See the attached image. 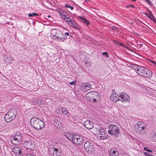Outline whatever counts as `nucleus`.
<instances>
[{"mask_svg":"<svg viewBox=\"0 0 156 156\" xmlns=\"http://www.w3.org/2000/svg\"><path fill=\"white\" fill-rule=\"evenodd\" d=\"M144 151H147L148 152L152 153L153 152V151L150 150L146 147H144Z\"/></svg>","mask_w":156,"mask_h":156,"instance_id":"obj_31","label":"nucleus"},{"mask_svg":"<svg viewBox=\"0 0 156 156\" xmlns=\"http://www.w3.org/2000/svg\"><path fill=\"white\" fill-rule=\"evenodd\" d=\"M32 15H33V16H38V15L36 13L34 12L32 13Z\"/></svg>","mask_w":156,"mask_h":156,"instance_id":"obj_41","label":"nucleus"},{"mask_svg":"<svg viewBox=\"0 0 156 156\" xmlns=\"http://www.w3.org/2000/svg\"><path fill=\"white\" fill-rule=\"evenodd\" d=\"M152 20L156 24V19L155 18Z\"/></svg>","mask_w":156,"mask_h":156,"instance_id":"obj_45","label":"nucleus"},{"mask_svg":"<svg viewBox=\"0 0 156 156\" xmlns=\"http://www.w3.org/2000/svg\"><path fill=\"white\" fill-rule=\"evenodd\" d=\"M151 139L153 141L156 142V135H154L152 137Z\"/></svg>","mask_w":156,"mask_h":156,"instance_id":"obj_33","label":"nucleus"},{"mask_svg":"<svg viewBox=\"0 0 156 156\" xmlns=\"http://www.w3.org/2000/svg\"><path fill=\"white\" fill-rule=\"evenodd\" d=\"M102 55H105L106 56V57H109V55L108 54V53L107 52H103L102 53Z\"/></svg>","mask_w":156,"mask_h":156,"instance_id":"obj_37","label":"nucleus"},{"mask_svg":"<svg viewBox=\"0 0 156 156\" xmlns=\"http://www.w3.org/2000/svg\"><path fill=\"white\" fill-rule=\"evenodd\" d=\"M152 74L153 73L151 70L146 69L145 73H144V74L142 76L147 78H150L152 76Z\"/></svg>","mask_w":156,"mask_h":156,"instance_id":"obj_16","label":"nucleus"},{"mask_svg":"<svg viewBox=\"0 0 156 156\" xmlns=\"http://www.w3.org/2000/svg\"><path fill=\"white\" fill-rule=\"evenodd\" d=\"M56 30V29H54V30H54H54Z\"/></svg>","mask_w":156,"mask_h":156,"instance_id":"obj_54","label":"nucleus"},{"mask_svg":"<svg viewBox=\"0 0 156 156\" xmlns=\"http://www.w3.org/2000/svg\"><path fill=\"white\" fill-rule=\"evenodd\" d=\"M69 83L71 85H73L75 83V82L72 81Z\"/></svg>","mask_w":156,"mask_h":156,"instance_id":"obj_42","label":"nucleus"},{"mask_svg":"<svg viewBox=\"0 0 156 156\" xmlns=\"http://www.w3.org/2000/svg\"><path fill=\"white\" fill-rule=\"evenodd\" d=\"M66 38V36L64 35H62L60 37H58L57 40L60 41H63Z\"/></svg>","mask_w":156,"mask_h":156,"instance_id":"obj_26","label":"nucleus"},{"mask_svg":"<svg viewBox=\"0 0 156 156\" xmlns=\"http://www.w3.org/2000/svg\"><path fill=\"white\" fill-rule=\"evenodd\" d=\"M119 154L117 151L111 150L109 152V156H118Z\"/></svg>","mask_w":156,"mask_h":156,"instance_id":"obj_22","label":"nucleus"},{"mask_svg":"<svg viewBox=\"0 0 156 156\" xmlns=\"http://www.w3.org/2000/svg\"><path fill=\"white\" fill-rule=\"evenodd\" d=\"M59 14L61 17L62 19H64L66 16V12L62 11H59L58 12Z\"/></svg>","mask_w":156,"mask_h":156,"instance_id":"obj_25","label":"nucleus"},{"mask_svg":"<svg viewBox=\"0 0 156 156\" xmlns=\"http://www.w3.org/2000/svg\"><path fill=\"white\" fill-rule=\"evenodd\" d=\"M97 131L98 132V133H99V135H100L99 136L100 140H104L108 138V135L106 133L105 129L101 127H99L97 128Z\"/></svg>","mask_w":156,"mask_h":156,"instance_id":"obj_6","label":"nucleus"},{"mask_svg":"<svg viewBox=\"0 0 156 156\" xmlns=\"http://www.w3.org/2000/svg\"><path fill=\"white\" fill-rule=\"evenodd\" d=\"M26 156H34L33 155H32V154H27L26 155Z\"/></svg>","mask_w":156,"mask_h":156,"instance_id":"obj_44","label":"nucleus"},{"mask_svg":"<svg viewBox=\"0 0 156 156\" xmlns=\"http://www.w3.org/2000/svg\"><path fill=\"white\" fill-rule=\"evenodd\" d=\"M94 91L90 92L87 93L86 95V97L87 100L90 102H93V95Z\"/></svg>","mask_w":156,"mask_h":156,"instance_id":"obj_15","label":"nucleus"},{"mask_svg":"<svg viewBox=\"0 0 156 156\" xmlns=\"http://www.w3.org/2000/svg\"><path fill=\"white\" fill-rule=\"evenodd\" d=\"M81 88V90L86 92L91 89V85L88 82L84 83L82 85Z\"/></svg>","mask_w":156,"mask_h":156,"instance_id":"obj_10","label":"nucleus"},{"mask_svg":"<svg viewBox=\"0 0 156 156\" xmlns=\"http://www.w3.org/2000/svg\"><path fill=\"white\" fill-rule=\"evenodd\" d=\"M72 140L75 144L81 145L83 142V137L79 135H74Z\"/></svg>","mask_w":156,"mask_h":156,"instance_id":"obj_7","label":"nucleus"},{"mask_svg":"<svg viewBox=\"0 0 156 156\" xmlns=\"http://www.w3.org/2000/svg\"><path fill=\"white\" fill-rule=\"evenodd\" d=\"M146 124L144 122L139 121L137 122V128H140L146 127Z\"/></svg>","mask_w":156,"mask_h":156,"instance_id":"obj_19","label":"nucleus"},{"mask_svg":"<svg viewBox=\"0 0 156 156\" xmlns=\"http://www.w3.org/2000/svg\"><path fill=\"white\" fill-rule=\"evenodd\" d=\"M150 61L151 63L153 64L155 67H156V62H155L151 60H150Z\"/></svg>","mask_w":156,"mask_h":156,"instance_id":"obj_35","label":"nucleus"},{"mask_svg":"<svg viewBox=\"0 0 156 156\" xmlns=\"http://www.w3.org/2000/svg\"><path fill=\"white\" fill-rule=\"evenodd\" d=\"M140 57L143 58V57L142 55H140L138 53H137V58H139L140 59H142V58H140Z\"/></svg>","mask_w":156,"mask_h":156,"instance_id":"obj_40","label":"nucleus"},{"mask_svg":"<svg viewBox=\"0 0 156 156\" xmlns=\"http://www.w3.org/2000/svg\"><path fill=\"white\" fill-rule=\"evenodd\" d=\"M65 34L67 36H69V33L68 32H66L65 33Z\"/></svg>","mask_w":156,"mask_h":156,"instance_id":"obj_46","label":"nucleus"},{"mask_svg":"<svg viewBox=\"0 0 156 156\" xmlns=\"http://www.w3.org/2000/svg\"><path fill=\"white\" fill-rule=\"evenodd\" d=\"M146 127L143 128H137V132L140 134H143L146 132Z\"/></svg>","mask_w":156,"mask_h":156,"instance_id":"obj_21","label":"nucleus"},{"mask_svg":"<svg viewBox=\"0 0 156 156\" xmlns=\"http://www.w3.org/2000/svg\"><path fill=\"white\" fill-rule=\"evenodd\" d=\"M30 123L31 126L36 130L41 129L44 126L43 121L37 118H32L30 121Z\"/></svg>","mask_w":156,"mask_h":156,"instance_id":"obj_1","label":"nucleus"},{"mask_svg":"<svg viewBox=\"0 0 156 156\" xmlns=\"http://www.w3.org/2000/svg\"><path fill=\"white\" fill-rule=\"evenodd\" d=\"M48 18H49V17H51V16H50L49 15V16H48Z\"/></svg>","mask_w":156,"mask_h":156,"instance_id":"obj_53","label":"nucleus"},{"mask_svg":"<svg viewBox=\"0 0 156 156\" xmlns=\"http://www.w3.org/2000/svg\"><path fill=\"white\" fill-rule=\"evenodd\" d=\"M80 19L82 20L81 21L82 23H84L86 25H88L90 23L89 21L84 17H82L80 16H79Z\"/></svg>","mask_w":156,"mask_h":156,"instance_id":"obj_23","label":"nucleus"},{"mask_svg":"<svg viewBox=\"0 0 156 156\" xmlns=\"http://www.w3.org/2000/svg\"><path fill=\"white\" fill-rule=\"evenodd\" d=\"M119 101H121L122 102L128 101L129 102L130 101V98L129 95L124 93H121L119 96Z\"/></svg>","mask_w":156,"mask_h":156,"instance_id":"obj_8","label":"nucleus"},{"mask_svg":"<svg viewBox=\"0 0 156 156\" xmlns=\"http://www.w3.org/2000/svg\"><path fill=\"white\" fill-rule=\"evenodd\" d=\"M131 6L133 7V8L134 7V6L132 5H131Z\"/></svg>","mask_w":156,"mask_h":156,"instance_id":"obj_51","label":"nucleus"},{"mask_svg":"<svg viewBox=\"0 0 156 156\" xmlns=\"http://www.w3.org/2000/svg\"><path fill=\"white\" fill-rule=\"evenodd\" d=\"M15 125L14 124H13V123H11V125L9 126V128L10 129H12L14 127H15Z\"/></svg>","mask_w":156,"mask_h":156,"instance_id":"obj_38","label":"nucleus"},{"mask_svg":"<svg viewBox=\"0 0 156 156\" xmlns=\"http://www.w3.org/2000/svg\"><path fill=\"white\" fill-rule=\"evenodd\" d=\"M52 38L54 39H57L58 38V36H56L55 35V34L52 35Z\"/></svg>","mask_w":156,"mask_h":156,"instance_id":"obj_36","label":"nucleus"},{"mask_svg":"<svg viewBox=\"0 0 156 156\" xmlns=\"http://www.w3.org/2000/svg\"><path fill=\"white\" fill-rule=\"evenodd\" d=\"M24 147L27 149H31L34 145V142L32 140H27L24 141L23 144Z\"/></svg>","mask_w":156,"mask_h":156,"instance_id":"obj_9","label":"nucleus"},{"mask_svg":"<svg viewBox=\"0 0 156 156\" xmlns=\"http://www.w3.org/2000/svg\"><path fill=\"white\" fill-rule=\"evenodd\" d=\"M84 147L86 151L89 154H94L95 151L94 144L92 142L90 141H86L84 143Z\"/></svg>","mask_w":156,"mask_h":156,"instance_id":"obj_4","label":"nucleus"},{"mask_svg":"<svg viewBox=\"0 0 156 156\" xmlns=\"http://www.w3.org/2000/svg\"><path fill=\"white\" fill-rule=\"evenodd\" d=\"M130 6H131V5H129V6H126V7H130Z\"/></svg>","mask_w":156,"mask_h":156,"instance_id":"obj_50","label":"nucleus"},{"mask_svg":"<svg viewBox=\"0 0 156 156\" xmlns=\"http://www.w3.org/2000/svg\"><path fill=\"white\" fill-rule=\"evenodd\" d=\"M51 154L53 156H59L61 154L60 150L58 148L53 147L50 151Z\"/></svg>","mask_w":156,"mask_h":156,"instance_id":"obj_12","label":"nucleus"},{"mask_svg":"<svg viewBox=\"0 0 156 156\" xmlns=\"http://www.w3.org/2000/svg\"><path fill=\"white\" fill-rule=\"evenodd\" d=\"M144 154L145 156H150L151 154H149L148 153L144 152Z\"/></svg>","mask_w":156,"mask_h":156,"instance_id":"obj_39","label":"nucleus"},{"mask_svg":"<svg viewBox=\"0 0 156 156\" xmlns=\"http://www.w3.org/2000/svg\"><path fill=\"white\" fill-rule=\"evenodd\" d=\"M58 32H59V31H55V34H56V35L58 34Z\"/></svg>","mask_w":156,"mask_h":156,"instance_id":"obj_48","label":"nucleus"},{"mask_svg":"<svg viewBox=\"0 0 156 156\" xmlns=\"http://www.w3.org/2000/svg\"><path fill=\"white\" fill-rule=\"evenodd\" d=\"M148 17L152 20L155 18V17L152 13L151 12L149 11V15L147 16Z\"/></svg>","mask_w":156,"mask_h":156,"instance_id":"obj_27","label":"nucleus"},{"mask_svg":"<svg viewBox=\"0 0 156 156\" xmlns=\"http://www.w3.org/2000/svg\"><path fill=\"white\" fill-rule=\"evenodd\" d=\"M69 23L71 24L73 27L78 30H80V27L74 21H72L71 23Z\"/></svg>","mask_w":156,"mask_h":156,"instance_id":"obj_18","label":"nucleus"},{"mask_svg":"<svg viewBox=\"0 0 156 156\" xmlns=\"http://www.w3.org/2000/svg\"><path fill=\"white\" fill-rule=\"evenodd\" d=\"M153 151H155V152H156V148H154V149H153Z\"/></svg>","mask_w":156,"mask_h":156,"instance_id":"obj_49","label":"nucleus"},{"mask_svg":"<svg viewBox=\"0 0 156 156\" xmlns=\"http://www.w3.org/2000/svg\"><path fill=\"white\" fill-rule=\"evenodd\" d=\"M132 67L133 68V69L136 71V67L135 66H133Z\"/></svg>","mask_w":156,"mask_h":156,"instance_id":"obj_47","label":"nucleus"},{"mask_svg":"<svg viewBox=\"0 0 156 156\" xmlns=\"http://www.w3.org/2000/svg\"><path fill=\"white\" fill-rule=\"evenodd\" d=\"M137 21H139V20H137Z\"/></svg>","mask_w":156,"mask_h":156,"instance_id":"obj_55","label":"nucleus"},{"mask_svg":"<svg viewBox=\"0 0 156 156\" xmlns=\"http://www.w3.org/2000/svg\"><path fill=\"white\" fill-rule=\"evenodd\" d=\"M74 135L72 134H70L69 133H66L65 135V136L69 140H72V138H73Z\"/></svg>","mask_w":156,"mask_h":156,"instance_id":"obj_24","label":"nucleus"},{"mask_svg":"<svg viewBox=\"0 0 156 156\" xmlns=\"http://www.w3.org/2000/svg\"><path fill=\"white\" fill-rule=\"evenodd\" d=\"M22 135L19 132H17L16 134L11 137L12 143L18 145L22 140Z\"/></svg>","mask_w":156,"mask_h":156,"instance_id":"obj_5","label":"nucleus"},{"mask_svg":"<svg viewBox=\"0 0 156 156\" xmlns=\"http://www.w3.org/2000/svg\"><path fill=\"white\" fill-rule=\"evenodd\" d=\"M94 95H93V102H95L97 101V100H99V96L98 95V93L97 91H94Z\"/></svg>","mask_w":156,"mask_h":156,"instance_id":"obj_20","label":"nucleus"},{"mask_svg":"<svg viewBox=\"0 0 156 156\" xmlns=\"http://www.w3.org/2000/svg\"><path fill=\"white\" fill-rule=\"evenodd\" d=\"M143 44H138L137 43V48L139 49H140V50H142L143 49V48L142 47Z\"/></svg>","mask_w":156,"mask_h":156,"instance_id":"obj_30","label":"nucleus"},{"mask_svg":"<svg viewBox=\"0 0 156 156\" xmlns=\"http://www.w3.org/2000/svg\"><path fill=\"white\" fill-rule=\"evenodd\" d=\"M28 16L29 17H31V16H33L32 13V14L29 13L28 14Z\"/></svg>","mask_w":156,"mask_h":156,"instance_id":"obj_43","label":"nucleus"},{"mask_svg":"<svg viewBox=\"0 0 156 156\" xmlns=\"http://www.w3.org/2000/svg\"><path fill=\"white\" fill-rule=\"evenodd\" d=\"M108 128L109 129L108 132L110 135H112L114 136L118 135L120 132V129L115 125L110 124L108 125Z\"/></svg>","mask_w":156,"mask_h":156,"instance_id":"obj_3","label":"nucleus"},{"mask_svg":"<svg viewBox=\"0 0 156 156\" xmlns=\"http://www.w3.org/2000/svg\"><path fill=\"white\" fill-rule=\"evenodd\" d=\"M110 98L111 99L115 102L119 101V96L116 93L113 94L110 96Z\"/></svg>","mask_w":156,"mask_h":156,"instance_id":"obj_17","label":"nucleus"},{"mask_svg":"<svg viewBox=\"0 0 156 156\" xmlns=\"http://www.w3.org/2000/svg\"><path fill=\"white\" fill-rule=\"evenodd\" d=\"M132 1H136V0H131Z\"/></svg>","mask_w":156,"mask_h":156,"instance_id":"obj_52","label":"nucleus"},{"mask_svg":"<svg viewBox=\"0 0 156 156\" xmlns=\"http://www.w3.org/2000/svg\"><path fill=\"white\" fill-rule=\"evenodd\" d=\"M145 1L150 5L152 6L153 5L152 2L150 1V0H144Z\"/></svg>","mask_w":156,"mask_h":156,"instance_id":"obj_34","label":"nucleus"},{"mask_svg":"<svg viewBox=\"0 0 156 156\" xmlns=\"http://www.w3.org/2000/svg\"><path fill=\"white\" fill-rule=\"evenodd\" d=\"M84 126L88 129H92L94 127V123L90 120H87L83 123Z\"/></svg>","mask_w":156,"mask_h":156,"instance_id":"obj_14","label":"nucleus"},{"mask_svg":"<svg viewBox=\"0 0 156 156\" xmlns=\"http://www.w3.org/2000/svg\"><path fill=\"white\" fill-rule=\"evenodd\" d=\"M17 112L15 108L10 109L5 114L4 119L7 122H9L15 119Z\"/></svg>","mask_w":156,"mask_h":156,"instance_id":"obj_2","label":"nucleus"},{"mask_svg":"<svg viewBox=\"0 0 156 156\" xmlns=\"http://www.w3.org/2000/svg\"><path fill=\"white\" fill-rule=\"evenodd\" d=\"M22 149L19 147H15L12 149V151L16 156H21Z\"/></svg>","mask_w":156,"mask_h":156,"instance_id":"obj_11","label":"nucleus"},{"mask_svg":"<svg viewBox=\"0 0 156 156\" xmlns=\"http://www.w3.org/2000/svg\"><path fill=\"white\" fill-rule=\"evenodd\" d=\"M64 19L65 21L69 22V23H71L73 21L69 16L68 17L66 16Z\"/></svg>","mask_w":156,"mask_h":156,"instance_id":"obj_29","label":"nucleus"},{"mask_svg":"<svg viewBox=\"0 0 156 156\" xmlns=\"http://www.w3.org/2000/svg\"><path fill=\"white\" fill-rule=\"evenodd\" d=\"M65 7L67 8H69L71 10H73L74 8L73 6H70L68 4H66Z\"/></svg>","mask_w":156,"mask_h":156,"instance_id":"obj_32","label":"nucleus"},{"mask_svg":"<svg viewBox=\"0 0 156 156\" xmlns=\"http://www.w3.org/2000/svg\"><path fill=\"white\" fill-rule=\"evenodd\" d=\"M61 112L64 114H67L68 113V112L65 108H62V109Z\"/></svg>","mask_w":156,"mask_h":156,"instance_id":"obj_28","label":"nucleus"},{"mask_svg":"<svg viewBox=\"0 0 156 156\" xmlns=\"http://www.w3.org/2000/svg\"><path fill=\"white\" fill-rule=\"evenodd\" d=\"M146 68L143 66H140L137 64V74L143 76L145 73Z\"/></svg>","mask_w":156,"mask_h":156,"instance_id":"obj_13","label":"nucleus"}]
</instances>
